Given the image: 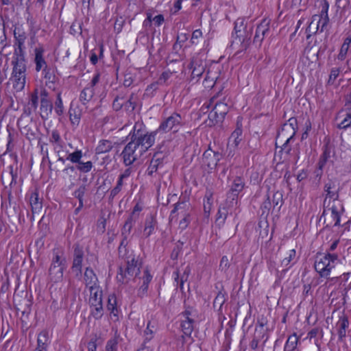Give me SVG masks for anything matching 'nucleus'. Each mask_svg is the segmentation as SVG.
I'll use <instances>...</instances> for the list:
<instances>
[{"instance_id": "f257e3e1", "label": "nucleus", "mask_w": 351, "mask_h": 351, "mask_svg": "<svg viewBox=\"0 0 351 351\" xmlns=\"http://www.w3.org/2000/svg\"><path fill=\"white\" fill-rule=\"evenodd\" d=\"M119 256L123 260V263L119 267L117 279L121 284H127L134 276L136 277L141 272V261L133 251L128 250L126 247L123 250L118 248Z\"/></svg>"}, {"instance_id": "f03ea898", "label": "nucleus", "mask_w": 351, "mask_h": 351, "mask_svg": "<svg viewBox=\"0 0 351 351\" xmlns=\"http://www.w3.org/2000/svg\"><path fill=\"white\" fill-rule=\"evenodd\" d=\"M345 212L344 206L341 201H326L324 199L323 202V213L319 218L322 221L324 218L325 228H332L341 226V218Z\"/></svg>"}, {"instance_id": "7ed1b4c3", "label": "nucleus", "mask_w": 351, "mask_h": 351, "mask_svg": "<svg viewBox=\"0 0 351 351\" xmlns=\"http://www.w3.org/2000/svg\"><path fill=\"white\" fill-rule=\"evenodd\" d=\"M12 79L13 80V86L17 90H21L25 85L27 60L25 58V51H14L12 60Z\"/></svg>"}, {"instance_id": "20e7f679", "label": "nucleus", "mask_w": 351, "mask_h": 351, "mask_svg": "<svg viewBox=\"0 0 351 351\" xmlns=\"http://www.w3.org/2000/svg\"><path fill=\"white\" fill-rule=\"evenodd\" d=\"M339 263V256L336 253L327 252L324 255L317 254L314 268L321 278L328 279L332 269Z\"/></svg>"}, {"instance_id": "39448f33", "label": "nucleus", "mask_w": 351, "mask_h": 351, "mask_svg": "<svg viewBox=\"0 0 351 351\" xmlns=\"http://www.w3.org/2000/svg\"><path fill=\"white\" fill-rule=\"evenodd\" d=\"M66 258L64 256V251L60 249L53 250V257L49 269V277L53 283L60 282L63 278V274L66 269Z\"/></svg>"}, {"instance_id": "423d86ee", "label": "nucleus", "mask_w": 351, "mask_h": 351, "mask_svg": "<svg viewBox=\"0 0 351 351\" xmlns=\"http://www.w3.org/2000/svg\"><path fill=\"white\" fill-rule=\"evenodd\" d=\"M158 133L157 130L148 132L143 129L141 124L136 123L133 131L130 132L128 136H131L136 143L140 147L141 154H143L154 144L155 137Z\"/></svg>"}, {"instance_id": "0eeeda50", "label": "nucleus", "mask_w": 351, "mask_h": 351, "mask_svg": "<svg viewBox=\"0 0 351 351\" xmlns=\"http://www.w3.org/2000/svg\"><path fill=\"white\" fill-rule=\"evenodd\" d=\"M245 187V181L243 176H239L233 178L230 185V189L226 194L227 198L226 204L227 206L233 207L237 204L239 195L243 191Z\"/></svg>"}, {"instance_id": "6e6552de", "label": "nucleus", "mask_w": 351, "mask_h": 351, "mask_svg": "<svg viewBox=\"0 0 351 351\" xmlns=\"http://www.w3.org/2000/svg\"><path fill=\"white\" fill-rule=\"evenodd\" d=\"M183 125L182 116L177 112L172 113L169 117L165 118L160 123L158 128L156 130L158 132L167 133L172 132H177L180 128Z\"/></svg>"}, {"instance_id": "1a4fd4ad", "label": "nucleus", "mask_w": 351, "mask_h": 351, "mask_svg": "<svg viewBox=\"0 0 351 351\" xmlns=\"http://www.w3.org/2000/svg\"><path fill=\"white\" fill-rule=\"evenodd\" d=\"M238 21L239 20L234 23V30L232 33V40L230 44V47L232 48H234V45H239V49L237 52V54L240 52L246 51L251 44L250 35L248 34H245V35L241 34V29H239L238 27Z\"/></svg>"}, {"instance_id": "9d476101", "label": "nucleus", "mask_w": 351, "mask_h": 351, "mask_svg": "<svg viewBox=\"0 0 351 351\" xmlns=\"http://www.w3.org/2000/svg\"><path fill=\"white\" fill-rule=\"evenodd\" d=\"M82 151L76 149L73 152L67 154L66 159L73 164H75L77 170L80 173H86L91 171L93 167V164L90 160L87 162L82 161Z\"/></svg>"}, {"instance_id": "9b49d317", "label": "nucleus", "mask_w": 351, "mask_h": 351, "mask_svg": "<svg viewBox=\"0 0 351 351\" xmlns=\"http://www.w3.org/2000/svg\"><path fill=\"white\" fill-rule=\"evenodd\" d=\"M73 254L71 269L75 274L77 277L82 275V262L84 256L83 246L76 243L73 245Z\"/></svg>"}, {"instance_id": "f8f14e48", "label": "nucleus", "mask_w": 351, "mask_h": 351, "mask_svg": "<svg viewBox=\"0 0 351 351\" xmlns=\"http://www.w3.org/2000/svg\"><path fill=\"white\" fill-rule=\"evenodd\" d=\"M130 137V142L125 146L121 156H123V162L126 166H130L134 163L135 160H136L142 154L138 155L136 153V151L139 146L136 145V143L132 139L131 136ZM141 153V152L139 151Z\"/></svg>"}, {"instance_id": "ddd939ff", "label": "nucleus", "mask_w": 351, "mask_h": 351, "mask_svg": "<svg viewBox=\"0 0 351 351\" xmlns=\"http://www.w3.org/2000/svg\"><path fill=\"white\" fill-rule=\"evenodd\" d=\"M162 148L163 145L159 146L150 160L149 165L147 169V174L149 176H152L154 173L157 171L158 168L163 166V160L167 156V152Z\"/></svg>"}, {"instance_id": "4468645a", "label": "nucleus", "mask_w": 351, "mask_h": 351, "mask_svg": "<svg viewBox=\"0 0 351 351\" xmlns=\"http://www.w3.org/2000/svg\"><path fill=\"white\" fill-rule=\"evenodd\" d=\"M206 63L199 58H193L190 62L192 70L189 82L194 84L199 82L206 70Z\"/></svg>"}, {"instance_id": "2eb2a0df", "label": "nucleus", "mask_w": 351, "mask_h": 351, "mask_svg": "<svg viewBox=\"0 0 351 351\" xmlns=\"http://www.w3.org/2000/svg\"><path fill=\"white\" fill-rule=\"evenodd\" d=\"M270 33V21L264 19L258 25L253 39V44L261 47L264 38Z\"/></svg>"}, {"instance_id": "dca6fc26", "label": "nucleus", "mask_w": 351, "mask_h": 351, "mask_svg": "<svg viewBox=\"0 0 351 351\" xmlns=\"http://www.w3.org/2000/svg\"><path fill=\"white\" fill-rule=\"evenodd\" d=\"M221 158V154L219 152H215L209 147L206 151H204L202 156L203 163L208 167L210 169H214L218 162Z\"/></svg>"}, {"instance_id": "f3484780", "label": "nucleus", "mask_w": 351, "mask_h": 351, "mask_svg": "<svg viewBox=\"0 0 351 351\" xmlns=\"http://www.w3.org/2000/svg\"><path fill=\"white\" fill-rule=\"evenodd\" d=\"M335 145L330 142L328 138H325L324 140V145L322 147V154H321L318 162L322 165H326L331 157L335 154Z\"/></svg>"}, {"instance_id": "a211bd4d", "label": "nucleus", "mask_w": 351, "mask_h": 351, "mask_svg": "<svg viewBox=\"0 0 351 351\" xmlns=\"http://www.w3.org/2000/svg\"><path fill=\"white\" fill-rule=\"evenodd\" d=\"M14 51H25V42L27 39L25 32L21 27H16L14 30Z\"/></svg>"}, {"instance_id": "6ab92c4d", "label": "nucleus", "mask_w": 351, "mask_h": 351, "mask_svg": "<svg viewBox=\"0 0 351 351\" xmlns=\"http://www.w3.org/2000/svg\"><path fill=\"white\" fill-rule=\"evenodd\" d=\"M324 190L326 192V201L329 198L331 201H341L339 199V188L337 186L335 180L329 179L324 184Z\"/></svg>"}, {"instance_id": "aec40b11", "label": "nucleus", "mask_w": 351, "mask_h": 351, "mask_svg": "<svg viewBox=\"0 0 351 351\" xmlns=\"http://www.w3.org/2000/svg\"><path fill=\"white\" fill-rule=\"evenodd\" d=\"M84 279L86 286L88 287L90 292L95 290L96 287H99L96 274L93 269L89 267H86L85 269Z\"/></svg>"}, {"instance_id": "412c9836", "label": "nucleus", "mask_w": 351, "mask_h": 351, "mask_svg": "<svg viewBox=\"0 0 351 351\" xmlns=\"http://www.w3.org/2000/svg\"><path fill=\"white\" fill-rule=\"evenodd\" d=\"M136 220L132 219V217H128L126 221L124 223V225L123 226V228L121 230V237L122 240L120 243V245L119 246V248H121L123 250L124 247H125L128 245V238L130 235L132 228L133 227V223Z\"/></svg>"}, {"instance_id": "4be33fe9", "label": "nucleus", "mask_w": 351, "mask_h": 351, "mask_svg": "<svg viewBox=\"0 0 351 351\" xmlns=\"http://www.w3.org/2000/svg\"><path fill=\"white\" fill-rule=\"evenodd\" d=\"M195 328V320H182L180 323V328L183 333L181 336L182 344L186 343V337L191 339L193 342L194 339L191 337V334Z\"/></svg>"}, {"instance_id": "5701e85b", "label": "nucleus", "mask_w": 351, "mask_h": 351, "mask_svg": "<svg viewBox=\"0 0 351 351\" xmlns=\"http://www.w3.org/2000/svg\"><path fill=\"white\" fill-rule=\"evenodd\" d=\"M43 74L45 80V84L49 88H55V83L58 80L56 75V69L52 66L44 68Z\"/></svg>"}, {"instance_id": "b1692460", "label": "nucleus", "mask_w": 351, "mask_h": 351, "mask_svg": "<svg viewBox=\"0 0 351 351\" xmlns=\"http://www.w3.org/2000/svg\"><path fill=\"white\" fill-rule=\"evenodd\" d=\"M329 8L328 2L325 0L322 5V11L320 13V19L317 24L316 32L319 29L320 31L323 32L329 22V17L328 11Z\"/></svg>"}, {"instance_id": "393cba45", "label": "nucleus", "mask_w": 351, "mask_h": 351, "mask_svg": "<svg viewBox=\"0 0 351 351\" xmlns=\"http://www.w3.org/2000/svg\"><path fill=\"white\" fill-rule=\"evenodd\" d=\"M45 50L43 47H36L34 49L35 58L34 62L36 64L35 69L37 72H39L42 69L46 67H49L47 62L43 57Z\"/></svg>"}, {"instance_id": "a878e982", "label": "nucleus", "mask_w": 351, "mask_h": 351, "mask_svg": "<svg viewBox=\"0 0 351 351\" xmlns=\"http://www.w3.org/2000/svg\"><path fill=\"white\" fill-rule=\"evenodd\" d=\"M173 209L171 211L169 215V220L173 221L174 219H176L177 213H186V210L189 207V204L184 198L182 200H180L173 205Z\"/></svg>"}, {"instance_id": "bb28decb", "label": "nucleus", "mask_w": 351, "mask_h": 351, "mask_svg": "<svg viewBox=\"0 0 351 351\" xmlns=\"http://www.w3.org/2000/svg\"><path fill=\"white\" fill-rule=\"evenodd\" d=\"M190 274L191 268L189 265H187L184 268L183 273L181 275H180L178 269L173 271V276H174V280L176 282V286L179 287L181 290L183 289L184 283L188 280Z\"/></svg>"}, {"instance_id": "cd10ccee", "label": "nucleus", "mask_w": 351, "mask_h": 351, "mask_svg": "<svg viewBox=\"0 0 351 351\" xmlns=\"http://www.w3.org/2000/svg\"><path fill=\"white\" fill-rule=\"evenodd\" d=\"M40 117L43 120L48 119L49 114L53 110V104L51 101L47 98L40 99Z\"/></svg>"}, {"instance_id": "c85d7f7f", "label": "nucleus", "mask_w": 351, "mask_h": 351, "mask_svg": "<svg viewBox=\"0 0 351 351\" xmlns=\"http://www.w3.org/2000/svg\"><path fill=\"white\" fill-rule=\"evenodd\" d=\"M69 119L72 125H78L82 116V110L79 106H75L73 103L71 104L69 110Z\"/></svg>"}, {"instance_id": "c756f323", "label": "nucleus", "mask_w": 351, "mask_h": 351, "mask_svg": "<svg viewBox=\"0 0 351 351\" xmlns=\"http://www.w3.org/2000/svg\"><path fill=\"white\" fill-rule=\"evenodd\" d=\"M156 224L157 221L154 215H149L146 217L143 230V234L146 238L149 237L152 234H153Z\"/></svg>"}, {"instance_id": "7c9ffc66", "label": "nucleus", "mask_w": 351, "mask_h": 351, "mask_svg": "<svg viewBox=\"0 0 351 351\" xmlns=\"http://www.w3.org/2000/svg\"><path fill=\"white\" fill-rule=\"evenodd\" d=\"M29 204L33 214L37 213L40 211L43 208L42 199L38 197V193L37 190L32 192L29 196Z\"/></svg>"}, {"instance_id": "2f4dec72", "label": "nucleus", "mask_w": 351, "mask_h": 351, "mask_svg": "<svg viewBox=\"0 0 351 351\" xmlns=\"http://www.w3.org/2000/svg\"><path fill=\"white\" fill-rule=\"evenodd\" d=\"M300 337L298 336L295 332L289 336L283 351H299L298 344L300 342Z\"/></svg>"}, {"instance_id": "473e14b6", "label": "nucleus", "mask_w": 351, "mask_h": 351, "mask_svg": "<svg viewBox=\"0 0 351 351\" xmlns=\"http://www.w3.org/2000/svg\"><path fill=\"white\" fill-rule=\"evenodd\" d=\"M107 310L114 317H118L120 310L117 305V299L115 294H110L108 298Z\"/></svg>"}, {"instance_id": "72a5a7b5", "label": "nucleus", "mask_w": 351, "mask_h": 351, "mask_svg": "<svg viewBox=\"0 0 351 351\" xmlns=\"http://www.w3.org/2000/svg\"><path fill=\"white\" fill-rule=\"evenodd\" d=\"M337 325V326H339V339L340 341H343V338L346 335V329L349 326V321L348 317L346 315L341 317Z\"/></svg>"}, {"instance_id": "f704fd0d", "label": "nucleus", "mask_w": 351, "mask_h": 351, "mask_svg": "<svg viewBox=\"0 0 351 351\" xmlns=\"http://www.w3.org/2000/svg\"><path fill=\"white\" fill-rule=\"evenodd\" d=\"M218 78L217 76V72L213 73L212 71L208 70L205 75L203 80V85L204 88L211 89L214 87L216 81Z\"/></svg>"}, {"instance_id": "c9c22d12", "label": "nucleus", "mask_w": 351, "mask_h": 351, "mask_svg": "<svg viewBox=\"0 0 351 351\" xmlns=\"http://www.w3.org/2000/svg\"><path fill=\"white\" fill-rule=\"evenodd\" d=\"M49 141L54 146V150L56 151L57 147L62 148L64 142L62 140L60 134L58 130H53L51 132L49 138Z\"/></svg>"}, {"instance_id": "e433bc0d", "label": "nucleus", "mask_w": 351, "mask_h": 351, "mask_svg": "<svg viewBox=\"0 0 351 351\" xmlns=\"http://www.w3.org/2000/svg\"><path fill=\"white\" fill-rule=\"evenodd\" d=\"M94 94V88L87 86L81 91L80 100L85 105L92 99Z\"/></svg>"}, {"instance_id": "4c0bfd02", "label": "nucleus", "mask_w": 351, "mask_h": 351, "mask_svg": "<svg viewBox=\"0 0 351 351\" xmlns=\"http://www.w3.org/2000/svg\"><path fill=\"white\" fill-rule=\"evenodd\" d=\"M138 97L136 94L132 93L128 98L125 96L123 108L125 111L133 112L136 106Z\"/></svg>"}, {"instance_id": "58836bf2", "label": "nucleus", "mask_w": 351, "mask_h": 351, "mask_svg": "<svg viewBox=\"0 0 351 351\" xmlns=\"http://www.w3.org/2000/svg\"><path fill=\"white\" fill-rule=\"evenodd\" d=\"M113 147L112 143L109 140H101L95 149L96 154H105Z\"/></svg>"}, {"instance_id": "ea45409f", "label": "nucleus", "mask_w": 351, "mask_h": 351, "mask_svg": "<svg viewBox=\"0 0 351 351\" xmlns=\"http://www.w3.org/2000/svg\"><path fill=\"white\" fill-rule=\"evenodd\" d=\"M125 96H126V93L123 91H121L119 93V94L115 95L112 101V108L115 111H119L123 108Z\"/></svg>"}, {"instance_id": "a19ab883", "label": "nucleus", "mask_w": 351, "mask_h": 351, "mask_svg": "<svg viewBox=\"0 0 351 351\" xmlns=\"http://www.w3.org/2000/svg\"><path fill=\"white\" fill-rule=\"evenodd\" d=\"M228 215V210L226 206H219L217 215L215 223L217 226H221L224 224L226 219Z\"/></svg>"}, {"instance_id": "79ce46f5", "label": "nucleus", "mask_w": 351, "mask_h": 351, "mask_svg": "<svg viewBox=\"0 0 351 351\" xmlns=\"http://www.w3.org/2000/svg\"><path fill=\"white\" fill-rule=\"evenodd\" d=\"M345 112L344 119L337 125V128L339 130H346L348 128H351V107L346 109Z\"/></svg>"}, {"instance_id": "37998d69", "label": "nucleus", "mask_w": 351, "mask_h": 351, "mask_svg": "<svg viewBox=\"0 0 351 351\" xmlns=\"http://www.w3.org/2000/svg\"><path fill=\"white\" fill-rule=\"evenodd\" d=\"M243 133L242 128L241 127H237L232 133L230 137L229 138L228 144L231 142L232 145H234V147H237L241 143L242 138L241 135Z\"/></svg>"}, {"instance_id": "c03bdc74", "label": "nucleus", "mask_w": 351, "mask_h": 351, "mask_svg": "<svg viewBox=\"0 0 351 351\" xmlns=\"http://www.w3.org/2000/svg\"><path fill=\"white\" fill-rule=\"evenodd\" d=\"M226 298H227V295H226V293L219 291L217 293V296L215 297V298L213 301V307L215 308L218 306L219 308H218L217 311L219 313L221 312L222 306H223V304L225 303V302L226 301Z\"/></svg>"}, {"instance_id": "a18cd8bd", "label": "nucleus", "mask_w": 351, "mask_h": 351, "mask_svg": "<svg viewBox=\"0 0 351 351\" xmlns=\"http://www.w3.org/2000/svg\"><path fill=\"white\" fill-rule=\"evenodd\" d=\"M351 44V37L348 36L345 38L343 45H341L339 53L338 54V59L343 60L346 58L348 49Z\"/></svg>"}, {"instance_id": "49530a36", "label": "nucleus", "mask_w": 351, "mask_h": 351, "mask_svg": "<svg viewBox=\"0 0 351 351\" xmlns=\"http://www.w3.org/2000/svg\"><path fill=\"white\" fill-rule=\"evenodd\" d=\"M54 110L57 115L59 117L63 115L64 112V108L61 97V93H58L57 94L56 99L54 102Z\"/></svg>"}, {"instance_id": "de8ad7c7", "label": "nucleus", "mask_w": 351, "mask_h": 351, "mask_svg": "<svg viewBox=\"0 0 351 351\" xmlns=\"http://www.w3.org/2000/svg\"><path fill=\"white\" fill-rule=\"evenodd\" d=\"M215 113H219L220 119H224L228 112V106L223 102H218L213 108Z\"/></svg>"}, {"instance_id": "09e8293b", "label": "nucleus", "mask_w": 351, "mask_h": 351, "mask_svg": "<svg viewBox=\"0 0 351 351\" xmlns=\"http://www.w3.org/2000/svg\"><path fill=\"white\" fill-rule=\"evenodd\" d=\"M89 304L102 302V291L99 287H96L95 290L90 292Z\"/></svg>"}, {"instance_id": "8fccbe9b", "label": "nucleus", "mask_w": 351, "mask_h": 351, "mask_svg": "<svg viewBox=\"0 0 351 351\" xmlns=\"http://www.w3.org/2000/svg\"><path fill=\"white\" fill-rule=\"evenodd\" d=\"M282 197V193L279 191L274 193L271 202L274 208L278 207V209L279 210L281 208L282 205L283 204Z\"/></svg>"}, {"instance_id": "3c124183", "label": "nucleus", "mask_w": 351, "mask_h": 351, "mask_svg": "<svg viewBox=\"0 0 351 351\" xmlns=\"http://www.w3.org/2000/svg\"><path fill=\"white\" fill-rule=\"evenodd\" d=\"M49 339L48 332L43 330L40 332L38 336L37 343L38 347L46 349L47 346V341Z\"/></svg>"}, {"instance_id": "603ef678", "label": "nucleus", "mask_w": 351, "mask_h": 351, "mask_svg": "<svg viewBox=\"0 0 351 351\" xmlns=\"http://www.w3.org/2000/svg\"><path fill=\"white\" fill-rule=\"evenodd\" d=\"M155 326L152 324L151 322H148L147 327L144 330L145 339L143 343L146 344L154 337Z\"/></svg>"}, {"instance_id": "864d4df0", "label": "nucleus", "mask_w": 351, "mask_h": 351, "mask_svg": "<svg viewBox=\"0 0 351 351\" xmlns=\"http://www.w3.org/2000/svg\"><path fill=\"white\" fill-rule=\"evenodd\" d=\"M296 261V252L293 249L289 251V256L282 261V265L285 267H288L290 263L293 265Z\"/></svg>"}, {"instance_id": "5fc2aeb1", "label": "nucleus", "mask_w": 351, "mask_h": 351, "mask_svg": "<svg viewBox=\"0 0 351 351\" xmlns=\"http://www.w3.org/2000/svg\"><path fill=\"white\" fill-rule=\"evenodd\" d=\"M209 123L208 125H215L223 121L224 119H220L219 113H215V110L213 108V110L208 114Z\"/></svg>"}, {"instance_id": "6e6d98bb", "label": "nucleus", "mask_w": 351, "mask_h": 351, "mask_svg": "<svg viewBox=\"0 0 351 351\" xmlns=\"http://www.w3.org/2000/svg\"><path fill=\"white\" fill-rule=\"evenodd\" d=\"M86 191H87L86 185L82 184L78 187V189H77L73 192V195L75 196V197H76L79 200V202H80V204H82V202H83L84 196Z\"/></svg>"}, {"instance_id": "4d7b16f0", "label": "nucleus", "mask_w": 351, "mask_h": 351, "mask_svg": "<svg viewBox=\"0 0 351 351\" xmlns=\"http://www.w3.org/2000/svg\"><path fill=\"white\" fill-rule=\"evenodd\" d=\"M257 333H258V328L256 326L255 329V335L250 343V346L252 350H256L258 348L260 338H263L265 335L262 332H260V334L258 335H256Z\"/></svg>"}, {"instance_id": "13d9d810", "label": "nucleus", "mask_w": 351, "mask_h": 351, "mask_svg": "<svg viewBox=\"0 0 351 351\" xmlns=\"http://www.w3.org/2000/svg\"><path fill=\"white\" fill-rule=\"evenodd\" d=\"M123 185V181L118 178L116 186L110 191L109 200L112 201L114 197L121 191Z\"/></svg>"}, {"instance_id": "bf43d9fd", "label": "nucleus", "mask_w": 351, "mask_h": 351, "mask_svg": "<svg viewBox=\"0 0 351 351\" xmlns=\"http://www.w3.org/2000/svg\"><path fill=\"white\" fill-rule=\"evenodd\" d=\"M21 130H22V133H24L26 138L28 139H31L35 137L36 132L35 131L31 128L30 126L27 125H24V123L22 122V127H19Z\"/></svg>"}, {"instance_id": "052dcab7", "label": "nucleus", "mask_w": 351, "mask_h": 351, "mask_svg": "<svg viewBox=\"0 0 351 351\" xmlns=\"http://www.w3.org/2000/svg\"><path fill=\"white\" fill-rule=\"evenodd\" d=\"M272 206L273 205H272L271 202L270 200V197H269V194H267V198L263 202V204H261V209L262 210L263 215L265 214V213L268 214L269 210H270V209L271 208Z\"/></svg>"}, {"instance_id": "680f3d73", "label": "nucleus", "mask_w": 351, "mask_h": 351, "mask_svg": "<svg viewBox=\"0 0 351 351\" xmlns=\"http://www.w3.org/2000/svg\"><path fill=\"white\" fill-rule=\"evenodd\" d=\"M90 314L95 319H100L104 315V308L99 306V308L93 307L90 309Z\"/></svg>"}, {"instance_id": "e2e57ef3", "label": "nucleus", "mask_w": 351, "mask_h": 351, "mask_svg": "<svg viewBox=\"0 0 351 351\" xmlns=\"http://www.w3.org/2000/svg\"><path fill=\"white\" fill-rule=\"evenodd\" d=\"M117 340L115 339H109L106 346V351H117Z\"/></svg>"}, {"instance_id": "0e129e2a", "label": "nucleus", "mask_w": 351, "mask_h": 351, "mask_svg": "<svg viewBox=\"0 0 351 351\" xmlns=\"http://www.w3.org/2000/svg\"><path fill=\"white\" fill-rule=\"evenodd\" d=\"M230 264L229 263L228 257L226 256H223L221 258L219 263V269L221 271H226L230 267Z\"/></svg>"}, {"instance_id": "69168bd1", "label": "nucleus", "mask_w": 351, "mask_h": 351, "mask_svg": "<svg viewBox=\"0 0 351 351\" xmlns=\"http://www.w3.org/2000/svg\"><path fill=\"white\" fill-rule=\"evenodd\" d=\"M181 315L184 318L182 320H194L195 315H193L192 309L189 307L182 312Z\"/></svg>"}, {"instance_id": "338daca9", "label": "nucleus", "mask_w": 351, "mask_h": 351, "mask_svg": "<svg viewBox=\"0 0 351 351\" xmlns=\"http://www.w3.org/2000/svg\"><path fill=\"white\" fill-rule=\"evenodd\" d=\"M182 245H183L182 242L178 241L177 243L176 246L174 247V249L172 251L171 258L176 259L178 258L179 254L182 251Z\"/></svg>"}, {"instance_id": "774afa93", "label": "nucleus", "mask_w": 351, "mask_h": 351, "mask_svg": "<svg viewBox=\"0 0 351 351\" xmlns=\"http://www.w3.org/2000/svg\"><path fill=\"white\" fill-rule=\"evenodd\" d=\"M149 284L143 282V284L141 285L138 290L137 295L140 298H143L147 295V290H148Z\"/></svg>"}]
</instances>
